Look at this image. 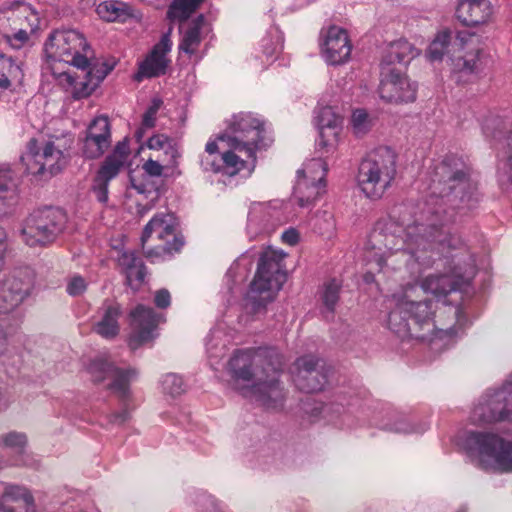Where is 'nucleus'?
Masks as SVG:
<instances>
[{"mask_svg":"<svg viewBox=\"0 0 512 512\" xmlns=\"http://www.w3.org/2000/svg\"><path fill=\"white\" fill-rule=\"evenodd\" d=\"M429 190L418 218L413 219L408 207L400 205L375 224L365 248L368 263H375L378 272L404 265L411 275L419 276L440 254L454 259L468 251L464 240L449 227L479 202L463 159L449 154L436 164Z\"/></svg>","mask_w":512,"mask_h":512,"instance_id":"nucleus-1","label":"nucleus"},{"mask_svg":"<svg viewBox=\"0 0 512 512\" xmlns=\"http://www.w3.org/2000/svg\"><path fill=\"white\" fill-rule=\"evenodd\" d=\"M272 142L265 121L251 113L240 112L226 122V128L210 139L199 156L203 172L235 176L242 170L251 172L256 164V154Z\"/></svg>","mask_w":512,"mask_h":512,"instance_id":"nucleus-2","label":"nucleus"},{"mask_svg":"<svg viewBox=\"0 0 512 512\" xmlns=\"http://www.w3.org/2000/svg\"><path fill=\"white\" fill-rule=\"evenodd\" d=\"M437 301H413L405 295L389 312L387 328L402 341L427 342L432 350L442 351L453 345L468 323L463 308L445 305L447 320H435Z\"/></svg>","mask_w":512,"mask_h":512,"instance_id":"nucleus-3","label":"nucleus"},{"mask_svg":"<svg viewBox=\"0 0 512 512\" xmlns=\"http://www.w3.org/2000/svg\"><path fill=\"white\" fill-rule=\"evenodd\" d=\"M283 358L274 348L239 349L228 362L235 382H242L241 393L254 398L268 410H279L285 394L279 381Z\"/></svg>","mask_w":512,"mask_h":512,"instance_id":"nucleus-4","label":"nucleus"},{"mask_svg":"<svg viewBox=\"0 0 512 512\" xmlns=\"http://www.w3.org/2000/svg\"><path fill=\"white\" fill-rule=\"evenodd\" d=\"M482 51V39L476 33L445 29L435 35L425 56L430 62L442 61L447 56L451 81L464 85L477 78Z\"/></svg>","mask_w":512,"mask_h":512,"instance_id":"nucleus-5","label":"nucleus"},{"mask_svg":"<svg viewBox=\"0 0 512 512\" xmlns=\"http://www.w3.org/2000/svg\"><path fill=\"white\" fill-rule=\"evenodd\" d=\"M455 445L477 468L500 474L512 473V439L489 431L463 430Z\"/></svg>","mask_w":512,"mask_h":512,"instance_id":"nucleus-6","label":"nucleus"},{"mask_svg":"<svg viewBox=\"0 0 512 512\" xmlns=\"http://www.w3.org/2000/svg\"><path fill=\"white\" fill-rule=\"evenodd\" d=\"M258 255L256 274L245 296V306L253 313L273 301L287 280V254L283 250L268 246Z\"/></svg>","mask_w":512,"mask_h":512,"instance_id":"nucleus-7","label":"nucleus"},{"mask_svg":"<svg viewBox=\"0 0 512 512\" xmlns=\"http://www.w3.org/2000/svg\"><path fill=\"white\" fill-rule=\"evenodd\" d=\"M88 373L96 383L107 381V388L121 405V410L110 416L112 424L121 425L128 421L135 406L132 403L131 383L136 380L138 371L133 367H118L106 356L92 359L87 367Z\"/></svg>","mask_w":512,"mask_h":512,"instance_id":"nucleus-8","label":"nucleus"},{"mask_svg":"<svg viewBox=\"0 0 512 512\" xmlns=\"http://www.w3.org/2000/svg\"><path fill=\"white\" fill-rule=\"evenodd\" d=\"M396 175V155L382 146L369 152L360 162L356 176L360 191L371 200L382 198Z\"/></svg>","mask_w":512,"mask_h":512,"instance_id":"nucleus-9","label":"nucleus"},{"mask_svg":"<svg viewBox=\"0 0 512 512\" xmlns=\"http://www.w3.org/2000/svg\"><path fill=\"white\" fill-rule=\"evenodd\" d=\"M45 70L51 73V67L63 64L84 70L89 66L92 50L85 37L73 29L55 30L45 42Z\"/></svg>","mask_w":512,"mask_h":512,"instance_id":"nucleus-10","label":"nucleus"},{"mask_svg":"<svg viewBox=\"0 0 512 512\" xmlns=\"http://www.w3.org/2000/svg\"><path fill=\"white\" fill-rule=\"evenodd\" d=\"M40 25L38 12L22 0L5 2L0 6V37L11 48H23Z\"/></svg>","mask_w":512,"mask_h":512,"instance_id":"nucleus-11","label":"nucleus"},{"mask_svg":"<svg viewBox=\"0 0 512 512\" xmlns=\"http://www.w3.org/2000/svg\"><path fill=\"white\" fill-rule=\"evenodd\" d=\"M66 221V214L61 209L44 207L34 210L23 223L22 240L30 247L46 246L63 232Z\"/></svg>","mask_w":512,"mask_h":512,"instance_id":"nucleus-12","label":"nucleus"},{"mask_svg":"<svg viewBox=\"0 0 512 512\" xmlns=\"http://www.w3.org/2000/svg\"><path fill=\"white\" fill-rule=\"evenodd\" d=\"M470 421L474 425L512 422V374L500 388L487 390L478 399Z\"/></svg>","mask_w":512,"mask_h":512,"instance_id":"nucleus-13","label":"nucleus"},{"mask_svg":"<svg viewBox=\"0 0 512 512\" xmlns=\"http://www.w3.org/2000/svg\"><path fill=\"white\" fill-rule=\"evenodd\" d=\"M27 174L51 177L65 164L63 151L53 141L30 139L26 152L21 156Z\"/></svg>","mask_w":512,"mask_h":512,"instance_id":"nucleus-14","label":"nucleus"},{"mask_svg":"<svg viewBox=\"0 0 512 512\" xmlns=\"http://www.w3.org/2000/svg\"><path fill=\"white\" fill-rule=\"evenodd\" d=\"M287 205L283 201L254 202L250 205L246 232L250 239L273 233L279 226L290 220L286 212Z\"/></svg>","mask_w":512,"mask_h":512,"instance_id":"nucleus-15","label":"nucleus"},{"mask_svg":"<svg viewBox=\"0 0 512 512\" xmlns=\"http://www.w3.org/2000/svg\"><path fill=\"white\" fill-rule=\"evenodd\" d=\"M476 274V259L469 253V261L464 266L456 265L449 274H429L420 281V287L425 293L436 298L447 296L468 285Z\"/></svg>","mask_w":512,"mask_h":512,"instance_id":"nucleus-16","label":"nucleus"},{"mask_svg":"<svg viewBox=\"0 0 512 512\" xmlns=\"http://www.w3.org/2000/svg\"><path fill=\"white\" fill-rule=\"evenodd\" d=\"M112 69L113 65L107 63L97 66L89 62V66L82 70V76H73L66 70L55 67H51V75L61 86L71 90L75 100H80L90 96Z\"/></svg>","mask_w":512,"mask_h":512,"instance_id":"nucleus-17","label":"nucleus"},{"mask_svg":"<svg viewBox=\"0 0 512 512\" xmlns=\"http://www.w3.org/2000/svg\"><path fill=\"white\" fill-rule=\"evenodd\" d=\"M329 372L324 360L312 355L297 358L291 369L295 386L305 393L321 391L328 382Z\"/></svg>","mask_w":512,"mask_h":512,"instance_id":"nucleus-18","label":"nucleus"},{"mask_svg":"<svg viewBox=\"0 0 512 512\" xmlns=\"http://www.w3.org/2000/svg\"><path fill=\"white\" fill-rule=\"evenodd\" d=\"M33 273L29 268L14 270L0 283V313H9L17 308L30 294Z\"/></svg>","mask_w":512,"mask_h":512,"instance_id":"nucleus-19","label":"nucleus"},{"mask_svg":"<svg viewBox=\"0 0 512 512\" xmlns=\"http://www.w3.org/2000/svg\"><path fill=\"white\" fill-rule=\"evenodd\" d=\"M358 400L349 404L345 409L342 404L331 403L322 404L315 403L311 409L305 408V411L310 414L312 421H317L319 418L325 419L339 428H354L356 426L355 420L365 421L368 416L367 409L364 407H357Z\"/></svg>","mask_w":512,"mask_h":512,"instance_id":"nucleus-20","label":"nucleus"},{"mask_svg":"<svg viewBox=\"0 0 512 512\" xmlns=\"http://www.w3.org/2000/svg\"><path fill=\"white\" fill-rule=\"evenodd\" d=\"M132 333L129 337V347L136 350L139 346L152 341L158 336L157 327L165 322L163 313L155 312L153 308L142 304L130 312Z\"/></svg>","mask_w":512,"mask_h":512,"instance_id":"nucleus-21","label":"nucleus"},{"mask_svg":"<svg viewBox=\"0 0 512 512\" xmlns=\"http://www.w3.org/2000/svg\"><path fill=\"white\" fill-rule=\"evenodd\" d=\"M319 46L325 62L333 66L346 63L352 51L347 31L336 25L321 29Z\"/></svg>","mask_w":512,"mask_h":512,"instance_id":"nucleus-22","label":"nucleus"},{"mask_svg":"<svg viewBox=\"0 0 512 512\" xmlns=\"http://www.w3.org/2000/svg\"><path fill=\"white\" fill-rule=\"evenodd\" d=\"M379 95L388 103H410L416 100L417 84L400 70H381Z\"/></svg>","mask_w":512,"mask_h":512,"instance_id":"nucleus-23","label":"nucleus"},{"mask_svg":"<svg viewBox=\"0 0 512 512\" xmlns=\"http://www.w3.org/2000/svg\"><path fill=\"white\" fill-rule=\"evenodd\" d=\"M171 49V31H168L161 35L160 40L139 63L138 71L134 76L135 80L141 81L144 78H155L164 75L170 64L168 55Z\"/></svg>","mask_w":512,"mask_h":512,"instance_id":"nucleus-24","label":"nucleus"},{"mask_svg":"<svg viewBox=\"0 0 512 512\" xmlns=\"http://www.w3.org/2000/svg\"><path fill=\"white\" fill-rule=\"evenodd\" d=\"M210 28L204 15H198L190 21L182 31L179 51L188 55L189 59L198 64L207 54V45L202 48V41L209 33Z\"/></svg>","mask_w":512,"mask_h":512,"instance_id":"nucleus-25","label":"nucleus"},{"mask_svg":"<svg viewBox=\"0 0 512 512\" xmlns=\"http://www.w3.org/2000/svg\"><path fill=\"white\" fill-rule=\"evenodd\" d=\"M111 145V127L107 116L93 119L87 128L82 145V155L87 159L101 157Z\"/></svg>","mask_w":512,"mask_h":512,"instance_id":"nucleus-26","label":"nucleus"},{"mask_svg":"<svg viewBox=\"0 0 512 512\" xmlns=\"http://www.w3.org/2000/svg\"><path fill=\"white\" fill-rule=\"evenodd\" d=\"M27 437L21 432H9L0 437V469L6 466H32L33 458L26 452Z\"/></svg>","mask_w":512,"mask_h":512,"instance_id":"nucleus-27","label":"nucleus"},{"mask_svg":"<svg viewBox=\"0 0 512 512\" xmlns=\"http://www.w3.org/2000/svg\"><path fill=\"white\" fill-rule=\"evenodd\" d=\"M0 512H37L30 489L21 484L0 482Z\"/></svg>","mask_w":512,"mask_h":512,"instance_id":"nucleus-28","label":"nucleus"},{"mask_svg":"<svg viewBox=\"0 0 512 512\" xmlns=\"http://www.w3.org/2000/svg\"><path fill=\"white\" fill-rule=\"evenodd\" d=\"M314 113L320 136L318 145L330 151L334 149L338 143L343 118L331 106L317 107Z\"/></svg>","mask_w":512,"mask_h":512,"instance_id":"nucleus-29","label":"nucleus"},{"mask_svg":"<svg viewBox=\"0 0 512 512\" xmlns=\"http://www.w3.org/2000/svg\"><path fill=\"white\" fill-rule=\"evenodd\" d=\"M122 314L118 303L105 300L98 310V319L93 324V330L104 339H114L119 331V318Z\"/></svg>","mask_w":512,"mask_h":512,"instance_id":"nucleus-30","label":"nucleus"},{"mask_svg":"<svg viewBox=\"0 0 512 512\" xmlns=\"http://www.w3.org/2000/svg\"><path fill=\"white\" fill-rule=\"evenodd\" d=\"M456 16L466 26L486 24L492 16L489 0H459Z\"/></svg>","mask_w":512,"mask_h":512,"instance_id":"nucleus-31","label":"nucleus"},{"mask_svg":"<svg viewBox=\"0 0 512 512\" xmlns=\"http://www.w3.org/2000/svg\"><path fill=\"white\" fill-rule=\"evenodd\" d=\"M177 226V219L172 213H157L152 217V219L145 225L142 236H141V245L147 244L148 240L152 238L153 235L156 236L158 240L166 242V240H170L171 243L174 244V237H179L175 234Z\"/></svg>","mask_w":512,"mask_h":512,"instance_id":"nucleus-32","label":"nucleus"},{"mask_svg":"<svg viewBox=\"0 0 512 512\" xmlns=\"http://www.w3.org/2000/svg\"><path fill=\"white\" fill-rule=\"evenodd\" d=\"M19 201L18 180L8 164H0V217L12 212Z\"/></svg>","mask_w":512,"mask_h":512,"instance_id":"nucleus-33","label":"nucleus"},{"mask_svg":"<svg viewBox=\"0 0 512 512\" xmlns=\"http://www.w3.org/2000/svg\"><path fill=\"white\" fill-rule=\"evenodd\" d=\"M419 54L420 50L406 39L393 41L385 49L381 61V70H398L393 67L395 64L406 66Z\"/></svg>","mask_w":512,"mask_h":512,"instance_id":"nucleus-34","label":"nucleus"},{"mask_svg":"<svg viewBox=\"0 0 512 512\" xmlns=\"http://www.w3.org/2000/svg\"><path fill=\"white\" fill-rule=\"evenodd\" d=\"M126 283L133 290H138L144 283L147 274L144 262L134 251H124L118 259Z\"/></svg>","mask_w":512,"mask_h":512,"instance_id":"nucleus-35","label":"nucleus"},{"mask_svg":"<svg viewBox=\"0 0 512 512\" xmlns=\"http://www.w3.org/2000/svg\"><path fill=\"white\" fill-rule=\"evenodd\" d=\"M130 189L139 195H143L147 200V203H137V212L140 216L145 215L154 207L160 195L159 189L154 182L143 174L130 175Z\"/></svg>","mask_w":512,"mask_h":512,"instance_id":"nucleus-36","label":"nucleus"},{"mask_svg":"<svg viewBox=\"0 0 512 512\" xmlns=\"http://www.w3.org/2000/svg\"><path fill=\"white\" fill-rule=\"evenodd\" d=\"M229 337L224 328L217 326L210 330L206 337L205 347L210 365L214 366L226 355Z\"/></svg>","mask_w":512,"mask_h":512,"instance_id":"nucleus-37","label":"nucleus"},{"mask_svg":"<svg viewBox=\"0 0 512 512\" xmlns=\"http://www.w3.org/2000/svg\"><path fill=\"white\" fill-rule=\"evenodd\" d=\"M326 192V184L313 183L307 180H297L293 196L302 208H309Z\"/></svg>","mask_w":512,"mask_h":512,"instance_id":"nucleus-38","label":"nucleus"},{"mask_svg":"<svg viewBox=\"0 0 512 512\" xmlns=\"http://www.w3.org/2000/svg\"><path fill=\"white\" fill-rule=\"evenodd\" d=\"M97 14L108 22H125L131 17H136L134 10L128 4L118 1H105L98 5Z\"/></svg>","mask_w":512,"mask_h":512,"instance_id":"nucleus-39","label":"nucleus"},{"mask_svg":"<svg viewBox=\"0 0 512 512\" xmlns=\"http://www.w3.org/2000/svg\"><path fill=\"white\" fill-rule=\"evenodd\" d=\"M284 37L278 27H270L259 43L266 62H274L283 49Z\"/></svg>","mask_w":512,"mask_h":512,"instance_id":"nucleus-40","label":"nucleus"},{"mask_svg":"<svg viewBox=\"0 0 512 512\" xmlns=\"http://www.w3.org/2000/svg\"><path fill=\"white\" fill-rule=\"evenodd\" d=\"M327 171L328 164L323 158H312L304 162L302 168L297 171V180L326 184Z\"/></svg>","mask_w":512,"mask_h":512,"instance_id":"nucleus-41","label":"nucleus"},{"mask_svg":"<svg viewBox=\"0 0 512 512\" xmlns=\"http://www.w3.org/2000/svg\"><path fill=\"white\" fill-rule=\"evenodd\" d=\"M149 149L163 151L166 156V166L174 168L178 165L180 152L178 148L163 134H156L147 140Z\"/></svg>","mask_w":512,"mask_h":512,"instance_id":"nucleus-42","label":"nucleus"},{"mask_svg":"<svg viewBox=\"0 0 512 512\" xmlns=\"http://www.w3.org/2000/svg\"><path fill=\"white\" fill-rule=\"evenodd\" d=\"M118 176V173L100 166L93 179L91 192L98 202L106 204L109 199V184L110 181Z\"/></svg>","mask_w":512,"mask_h":512,"instance_id":"nucleus-43","label":"nucleus"},{"mask_svg":"<svg viewBox=\"0 0 512 512\" xmlns=\"http://www.w3.org/2000/svg\"><path fill=\"white\" fill-rule=\"evenodd\" d=\"M256 252L250 249L243 253L229 268L226 274L227 281L242 282L250 273Z\"/></svg>","mask_w":512,"mask_h":512,"instance_id":"nucleus-44","label":"nucleus"},{"mask_svg":"<svg viewBox=\"0 0 512 512\" xmlns=\"http://www.w3.org/2000/svg\"><path fill=\"white\" fill-rule=\"evenodd\" d=\"M204 0H172L167 10V19L172 22L186 21Z\"/></svg>","mask_w":512,"mask_h":512,"instance_id":"nucleus-45","label":"nucleus"},{"mask_svg":"<svg viewBox=\"0 0 512 512\" xmlns=\"http://www.w3.org/2000/svg\"><path fill=\"white\" fill-rule=\"evenodd\" d=\"M183 245L184 241L182 237H174V244L171 243L170 240H166L163 245H158L153 248H148L146 244L141 246L145 257L150 262H158L164 260L167 255L171 256L173 253L179 252Z\"/></svg>","mask_w":512,"mask_h":512,"instance_id":"nucleus-46","label":"nucleus"},{"mask_svg":"<svg viewBox=\"0 0 512 512\" xmlns=\"http://www.w3.org/2000/svg\"><path fill=\"white\" fill-rule=\"evenodd\" d=\"M341 286V282L334 278L326 281L319 290V299L325 312L330 315H333L339 301Z\"/></svg>","mask_w":512,"mask_h":512,"instance_id":"nucleus-47","label":"nucleus"},{"mask_svg":"<svg viewBox=\"0 0 512 512\" xmlns=\"http://www.w3.org/2000/svg\"><path fill=\"white\" fill-rule=\"evenodd\" d=\"M161 393L169 399H175L186 391V384L181 375L169 372L163 374L158 381Z\"/></svg>","mask_w":512,"mask_h":512,"instance_id":"nucleus-48","label":"nucleus"},{"mask_svg":"<svg viewBox=\"0 0 512 512\" xmlns=\"http://www.w3.org/2000/svg\"><path fill=\"white\" fill-rule=\"evenodd\" d=\"M129 153V142L126 139L119 141L113 151L105 158L101 166L119 174L127 162Z\"/></svg>","mask_w":512,"mask_h":512,"instance_id":"nucleus-49","label":"nucleus"},{"mask_svg":"<svg viewBox=\"0 0 512 512\" xmlns=\"http://www.w3.org/2000/svg\"><path fill=\"white\" fill-rule=\"evenodd\" d=\"M163 101L160 98H153L150 105L143 114L140 126L135 131V137L140 142L144 138L146 132L155 127L157 114Z\"/></svg>","mask_w":512,"mask_h":512,"instance_id":"nucleus-50","label":"nucleus"},{"mask_svg":"<svg viewBox=\"0 0 512 512\" xmlns=\"http://www.w3.org/2000/svg\"><path fill=\"white\" fill-rule=\"evenodd\" d=\"M311 225L319 234H329L335 229V219L330 211L322 210L311 219Z\"/></svg>","mask_w":512,"mask_h":512,"instance_id":"nucleus-51","label":"nucleus"},{"mask_svg":"<svg viewBox=\"0 0 512 512\" xmlns=\"http://www.w3.org/2000/svg\"><path fill=\"white\" fill-rule=\"evenodd\" d=\"M380 428L389 432L409 434L423 433L428 429V425L424 424L421 428H417L405 418H397L393 423L380 424Z\"/></svg>","mask_w":512,"mask_h":512,"instance_id":"nucleus-52","label":"nucleus"},{"mask_svg":"<svg viewBox=\"0 0 512 512\" xmlns=\"http://www.w3.org/2000/svg\"><path fill=\"white\" fill-rule=\"evenodd\" d=\"M372 122L365 109H355L351 116V126L357 136L366 134L371 128Z\"/></svg>","mask_w":512,"mask_h":512,"instance_id":"nucleus-53","label":"nucleus"},{"mask_svg":"<svg viewBox=\"0 0 512 512\" xmlns=\"http://www.w3.org/2000/svg\"><path fill=\"white\" fill-rule=\"evenodd\" d=\"M86 289L87 282L79 275L71 277L66 286L67 293L73 297L82 295Z\"/></svg>","mask_w":512,"mask_h":512,"instance_id":"nucleus-54","label":"nucleus"},{"mask_svg":"<svg viewBox=\"0 0 512 512\" xmlns=\"http://www.w3.org/2000/svg\"><path fill=\"white\" fill-rule=\"evenodd\" d=\"M143 175L148 178L159 177L162 175L163 166L156 160L149 159L143 164Z\"/></svg>","mask_w":512,"mask_h":512,"instance_id":"nucleus-55","label":"nucleus"},{"mask_svg":"<svg viewBox=\"0 0 512 512\" xmlns=\"http://www.w3.org/2000/svg\"><path fill=\"white\" fill-rule=\"evenodd\" d=\"M154 304L160 309H166L171 304V295L167 289H159L154 294Z\"/></svg>","mask_w":512,"mask_h":512,"instance_id":"nucleus-56","label":"nucleus"},{"mask_svg":"<svg viewBox=\"0 0 512 512\" xmlns=\"http://www.w3.org/2000/svg\"><path fill=\"white\" fill-rule=\"evenodd\" d=\"M8 250V235L6 230L0 226V271L5 264V256Z\"/></svg>","mask_w":512,"mask_h":512,"instance_id":"nucleus-57","label":"nucleus"},{"mask_svg":"<svg viewBox=\"0 0 512 512\" xmlns=\"http://www.w3.org/2000/svg\"><path fill=\"white\" fill-rule=\"evenodd\" d=\"M281 239L284 243L292 246L298 242L299 233L297 232V230L289 228L282 233Z\"/></svg>","mask_w":512,"mask_h":512,"instance_id":"nucleus-58","label":"nucleus"},{"mask_svg":"<svg viewBox=\"0 0 512 512\" xmlns=\"http://www.w3.org/2000/svg\"><path fill=\"white\" fill-rule=\"evenodd\" d=\"M6 336L3 333V330L0 329V356L3 355L4 351L6 350Z\"/></svg>","mask_w":512,"mask_h":512,"instance_id":"nucleus-59","label":"nucleus"},{"mask_svg":"<svg viewBox=\"0 0 512 512\" xmlns=\"http://www.w3.org/2000/svg\"><path fill=\"white\" fill-rule=\"evenodd\" d=\"M364 278L366 282H371L373 281L374 276L371 273H367Z\"/></svg>","mask_w":512,"mask_h":512,"instance_id":"nucleus-60","label":"nucleus"},{"mask_svg":"<svg viewBox=\"0 0 512 512\" xmlns=\"http://www.w3.org/2000/svg\"><path fill=\"white\" fill-rule=\"evenodd\" d=\"M456 512H467V511H466V508L462 507V508L458 509Z\"/></svg>","mask_w":512,"mask_h":512,"instance_id":"nucleus-61","label":"nucleus"}]
</instances>
